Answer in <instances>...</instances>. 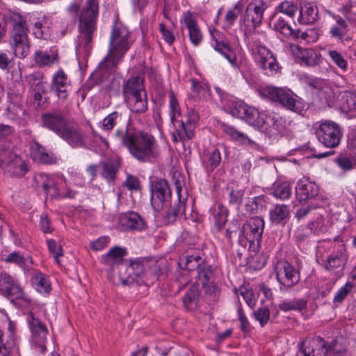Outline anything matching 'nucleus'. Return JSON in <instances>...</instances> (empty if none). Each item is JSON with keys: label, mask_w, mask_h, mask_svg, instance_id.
I'll return each instance as SVG.
<instances>
[{"label": "nucleus", "mask_w": 356, "mask_h": 356, "mask_svg": "<svg viewBox=\"0 0 356 356\" xmlns=\"http://www.w3.org/2000/svg\"><path fill=\"white\" fill-rule=\"evenodd\" d=\"M114 136L139 161H147L154 155L156 140L148 132L136 131L128 124L125 130H116Z\"/></svg>", "instance_id": "f257e3e1"}, {"label": "nucleus", "mask_w": 356, "mask_h": 356, "mask_svg": "<svg viewBox=\"0 0 356 356\" xmlns=\"http://www.w3.org/2000/svg\"><path fill=\"white\" fill-rule=\"evenodd\" d=\"M231 113L233 116L244 119L250 125L260 129L270 138L278 136L284 129L282 119L266 111L259 112L255 108L245 104L234 106Z\"/></svg>", "instance_id": "f03ea898"}, {"label": "nucleus", "mask_w": 356, "mask_h": 356, "mask_svg": "<svg viewBox=\"0 0 356 356\" xmlns=\"http://www.w3.org/2000/svg\"><path fill=\"white\" fill-rule=\"evenodd\" d=\"M42 122L44 127L56 133L71 146L76 147L83 145V136L79 126L74 122L67 121L60 113L43 114Z\"/></svg>", "instance_id": "7ed1b4c3"}, {"label": "nucleus", "mask_w": 356, "mask_h": 356, "mask_svg": "<svg viewBox=\"0 0 356 356\" xmlns=\"http://www.w3.org/2000/svg\"><path fill=\"white\" fill-rule=\"evenodd\" d=\"M99 13L98 0H86L80 16L79 24V44L76 51L79 54L88 55L92 34L96 29L97 19Z\"/></svg>", "instance_id": "20e7f679"}, {"label": "nucleus", "mask_w": 356, "mask_h": 356, "mask_svg": "<svg viewBox=\"0 0 356 356\" xmlns=\"http://www.w3.org/2000/svg\"><path fill=\"white\" fill-rule=\"evenodd\" d=\"M131 33L123 25L115 23L111 33L108 51L104 60L113 67H116L119 62L132 44Z\"/></svg>", "instance_id": "39448f33"}, {"label": "nucleus", "mask_w": 356, "mask_h": 356, "mask_svg": "<svg viewBox=\"0 0 356 356\" xmlns=\"http://www.w3.org/2000/svg\"><path fill=\"white\" fill-rule=\"evenodd\" d=\"M10 46L16 57L24 58L30 52L29 29L26 20L19 13H13L10 16Z\"/></svg>", "instance_id": "423d86ee"}, {"label": "nucleus", "mask_w": 356, "mask_h": 356, "mask_svg": "<svg viewBox=\"0 0 356 356\" xmlns=\"http://www.w3.org/2000/svg\"><path fill=\"white\" fill-rule=\"evenodd\" d=\"M124 101L127 104L131 112L144 113L147 110V98L140 76H131L122 85Z\"/></svg>", "instance_id": "0eeeda50"}, {"label": "nucleus", "mask_w": 356, "mask_h": 356, "mask_svg": "<svg viewBox=\"0 0 356 356\" xmlns=\"http://www.w3.org/2000/svg\"><path fill=\"white\" fill-rule=\"evenodd\" d=\"M170 119L176 128L174 138L175 141H186L191 139L194 136L195 123L198 120L197 114L194 111L188 113L186 121L179 120L180 113L177 101L173 94L170 96Z\"/></svg>", "instance_id": "6e6552de"}, {"label": "nucleus", "mask_w": 356, "mask_h": 356, "mask_svg": "<svg viewBox=\"0 0 356 356\" xmlns=\"http://www.w3.org/2000/svg\"><path fill=\"white\" fill-rule=\"evenodd\" d=\"M260 95L273 102L280 103L286 108L298 114H302L306 104L291 90L273 86H266L259 90Z\"/></svg>", "instance_id": "1a4fd4ad"}, {"label": "nucleus", "mask_w": 356, "mask_h": 356, "mask_svg": "<svg viewBox=\"0 0 356 356\" xmlns=\"http://www.w3.org/2000/svg\"><path fill=\"white\" fill-rule=\"evenodd\" d=\"M274 271L280 284V291L289 290L300 282L299 272L286 261H277Z\"/></svg>", "instance_id": "9d476101"}, {"label": "nucleus", "mask_w": 356, "mask_h": 356, "mask_svg": "<svg viewBox=\"0 0 356 356\" xmlns=\"http://www.w3.org/2000/svg\"><path fill=\"white\" fill-rule=\"evenodd\" d=\"M316 135L318 141L323 145L334 148L340 143L342 132L338 124L326 120L318 126Z\"/></svg>", "instance_id": "9b49d317"}, {"label": "nucleus", "mask_w": 356, "mask_h": 356, "mask_svg": "<svg viewBox=\"0 0 356 356\" xmlns=\"http://www.w3.org/2000/svg\"><path fill=\"white\" fill-rule=\"evenodd\" d=\"M28 323L31 332L32 348L41 353L46 351V342L47 329L42 321L35 317L33 313L30 312L28 316Z\"/></svg>", "instance_id": "f8f14e48"}, {"label": "nucleus", "mask_w": 356, "mask_h": 356, "mask_svg": "<svg viewBox=\"0 0 356 356\" xmlns=\"http://www.w3.org/2000/svg\"><path fill=\"white\" fill-rule=\"evenodd\" d=\"M151 204L155 211H160L169 204L171 190L166 180L159 179L152 184Z\"/></svg>", "instance_id": "ddd939ff"}, {"label": "nucleus", "mask_w": 356, "mask_h": 356, "mask_svg": "<svg viewBox=\"0 0 356 356\" xmlns=\"http://www.w3.org/2000/svg\"><path fill=\"white\" fill-rule=\"evenodd\" d=\"M267 8L262 0H254L248 3L243 15V24L248 29L259 27L264 19V13Z\"/></svg>", "instance_id": "4468645a"}, {"label": "nucleus", "mask_w": 356, "mask_h": 356, "mask_svg": "<svg viewBox=\"0 0 356 356\" xmlns=\"http://www.w3.org/2000/svg\"><path fill=\"white\" fill-rule=\"evenodd\" d=\"M254 59L262 70L268 74H273L278 70V63L273 54L262 45H256L252 48Z\"/></svg>", "instance_id": "2eb2a0df"}, {"label": "nucleus", "mask_w": 356, "mask_h": 356, "mask_svg": "<svg viewBox=\"0 0 356 356\" xmlns=\"http://www.w3.org/2000/svg\"><path fill=\"white\" fill-rule=\"evenodd\" d=\"M0 292L8 297L17 299L24 298L22 288L12 276L6 273H0Z\"/></svg>", "instance_id": "dca6fc26"}, {"label": "nucleus", "mask_w": 356, "mask_h": 356, "mask_svg": "<svg viewBox=\"0 0 356 356\" xmlns=\"http://www.w3.org/2000/svg\"><path fill=\"white\" fill-rule=\"evenodd\" d=\"M300 350L304 356H327V346L319 337L302 341Z\"/></svg>", "instance_id": "f3484780"}, {"label": "nucleus", "mask_w": 356, "mask_h": 356, "mask_svg": "<svg viewBox=\"0 0 356 356\" xmlns=\"http://www.w3.org/2000/svg\"><path fill=\"white\" fill-rule=\"evenodd\" d=\"M346 261L347 255L345 251L339 250L329 255L323 265L327 271L339 277L343 274Z\"/></svg>", "instance_id": "a211bd4d"}, {"label": "nucleus", "mask_w": 356, "mask_h": 356, "mask_svg": "<svg viewBox=\"0 0 356 356\" xmlns=\"http://www.w3.org/2000/svg\"><path fill=\"white\" fill-rule=\"evenodd\" d=\"M177 193L179 197L178 202L170 206L163 215L162 220L164 225H170L181 218L185 213V199H181L182 188L180 185H176Z\"/></svg>", "instance_id": "6ab92c4d"}, {"label": "nucleus", "mask_w": 356, "mask_h": 356, "mask_svg": "<svg viewBox=\"0 0 356 356\" xmlns=\"http://www.w3.org/2000/svg\"><path fill=\"white\" fill-rule=\"evenodd\" d=\"M147 262L136 259L130 262L129 266L127 268L129 275L124 277L120 274V280L123 285H130L136 282L138 284H142L141 279L145 273V268Z\"/></svg>", "instance_id": "aec40b11"}, {"label": "nucleus", "mask_w": 356, "mask_h": 356, "mask_svg": "<svg viewBox=\"0 0 356 356\" xmlns=\"http://www.w3.org/2000/svg\"><path fill=\"white\" fill-rule=\"evenodd\" d=\"M318 186L307 179H300L296 186V196L301 202L315 197L318 194Z\"/></svg>", "instance_id": "412c9836"}, {"label": "nucleus", "mask_w": 356, "mask_h": 356, "mask_svg": "<svg viewBox=\"0 0 356 356\" xmlns=\"http://www.w3.org/2000/svg\"><path fill=\"white\" fill-rule=\"evenodd\" d=\"M119 227L122 231L142 230L145 223L141 217L135 212H127L120 215Z\"/></svg>", "instance_id": "4be33fe9"}, {"label": "nucleus", "mask_w": 356, "mask_h": 356, "mask_svg": "<svg viewBox=\"0 0 356 356\" xmlns=\"http://www.w3.org/2000/svg\"><path fill=\"white\" fill-rule=\"evenodd\" d=\"M181 22L187 27L192 44L197 46L202 40V35L197 25L195 15L190 11H187L183 14Z\"/></svg>", "instance_id": "5701e85b"}, {"label": "nucleus", "mask_w": 356, "mask_h": 356, "mask_svg": "<svg viewBox=\"0 0 356 356\" xmlns=\"http://www.w3.org/2000/svg\"><path fill=\"white\" fill-rule=\"evenodd\" d=\"M299 17L298 21L304 25L312 24L318 17L317 6L311 2H302L299 8Z\"/></svg>", "instance_id": "b1692460"}, {"label": "nucleus", "mask_w": 356, "mask_h": 356, "mask_svg": "<svg viewBox=\"0 0 356 356\" xmlns=\"http://www.w3.org/2000/svg\"><path fill=\"white\" fill-rule=\"evenodd\" d=\"M69 88L67 74L61 70L56 72L54 74L51 82V90L56 96L60 99H65L67 97Z\"/></svg>", "instance_id": "393cba45"}, {"label": "nucleus", "mask_w": 356, "mask_h": 356, "mask_svg": "<svg viewBox=\"0 0 356 356\" xmlns=\"http://www.w3.org/2000/svg\"><path fill=\"white\" fill-rule=\"evenodd\" d=\"M264 227V220L258 216L250 218L244 226L250 241L259 242L262 236Z\"/></svg>", "instance_id": "a878e982"}, {"label": "nucleus", "mask_w": 356, "mask_h": 356, "mask_svg": "<svg viewBox=\"0 0 356 356\" xmlns=\"http://www.w3.org/2000/svg\"><path fill=\"white\" fill-rule=\"evenodd\" d=\"M4 174L10 177H22L28 171L26 162L19 156H14L9 163H6L2 170Z\"/></svg>", "instance_id": "bb28decb"}, {"label": "nucleus", "mask_w": 356, "mask_h": 356, "mask_svg": "<svg viewBox=\"0 0 356 356\" xmlns=\"http://www.w3.org/2000/svg\"><path fill=\"white\" fill-rule=\"evenodd\" d=\"M290 218L289 206L277 204L269 211L270 221L274 225H284Z\"/></svg>", "instance_id": "cd10ccee"}, {"label": "nucleus", "mask_w": 356, "mask_h": 356, "mask_svg": "<svg viewBox=\"0 0 356 356\" xmlns=\"http://www.w3.org/2000/svg\"><path fill=\"white\" fill-rule=\"evenodd\" d=\"M127 254L125 248L120 246H115L102 257V262L105 266L113 268L118 266L123 261L124 257Z\"/></svg>", "instance_id": "c85d7f7f"}, {"label": "nucleus", "mask_w": 356, "mask_h": 356, "mask_svg": "<svg viewBox=\"0 0 356 356\" xmlns=\"http://www.w3.org/2000/svg\"><path fill=\"white\" fill-rule=\"evenodd\" d=\"M31 154L34 160L45 164H54L58 159L38 143L31 146Z\"/></svg>", "instance_id": "c756f323"}, {"label": "nucleus", "mask_w": 356, "mask_h": 356, "mask_svg": "<svg viewBox=\"0 0 356 356\" xmlns=\"http://www.w3.org/2000/svg\"><path fill=\"white\" fill-rule=\"evenodd\" d=\"M213 37L215 38V43L212 44V45L215 50L222 54L233 67L238 68V65L236 54L229 43L222 40L220 41L219 38H216V36Z\"/></svg>", "instance_id": "7c9ffc66"}, {"label": "nucleus", "mask_w": 356, "mask_h": 356, "mask_svg": "<svg viewBox=\"0 0 356 356\" xmlns=\"http://www.w3.org/2000/svg\"><path fill=\"white\" fill-rule=\"evenodd\" d=\"M293 51L298 62L306 66H314L318 63L317 54L313 49H300L298 46L293 47Z\"/></svg>", "instance_id": "2f4dec72"}, {"label": "nucleus", "mask_w": 356, "mask_h": 356, "mask_svg": "<svg viewBox=\"0 0 356 356\" xmlns=\"http://www.w3.org/2000/svg\"><path fill=\"white\" fill-rule=\"evenodd\" d=\"M31 284L40 293L47 294L51 289L46 275L38 270L34 271L32 275Z\"/></svg>", "instance_id": "473e14b6"}, {"label": "nucleus", "mask_w": 356, "mask_h": 356, "mask_svg": "<svg viewBox=\"0 0 356 356\" xmlns=\"http://www.w3.org/2000/svg\"><path fill=\"white\" fill-rule=\"evenodd\" d=\"M275 18L274 27L277 31L285 37H291L293 38H298L299 37V31L293 29L282 16H278V14H276Z\"/></svg>", "instance_id": "72a5a7b5"}, {"label": "nucleus", "mask_w": 356, "mask_h": 356, "mask_svg": "<svg viewBox=\"0 0 356 356\" xmlns=\"http://www.w3.org/2000/svg\"><path fill=\"white\" fill-rule=\"evenodd\" d=\"M222 131L229 135L234 140L241 143L243 145H248L252 147H256L257 144L244 134L237 131L233 127L227 124H222Z\"/></svg>", "instance_id": "f704fd0d"}, {"label": "nucleus", "mask_w": 356, "mask_h": 356, "mask_svg": "<svg viewBox=\"0 0 356 356\" xmlns=\"http://www.w3.org/2000/svg\"><path fill=\"white\" fill-rule=\"evenodd\" d=\"M270 190V194L281 200H287L291 195V187L287 181L275 182Z\"/></svg>", "instance_id": "c9c22d12"}, {"label": "nucleus", "mask_w": 356, "mask_h": 356, "mask_svg": "<svg viewBox=\"0 0 356 356\" xmlns=\"http://www.w3.org/2000/svg\"><path fill=\"white\" fill-rule=\"evenodd\" d=\"M37 181L42 186L46 193H49L51 196H62L53 178L42 173L38 176Z\"/></svg>", "instance_id": "e433bc0d"}, {"label": "nucleus", "mask_w": 356, "mask_h": 356, "mask_svg": "<svg viewBox=\"0 0 356 356\" xmlns=\"http://www.w3.org/2000/svg\"><path fill=\"white\" fill-rule=\"evenodd\" d=\"M17 155L13 152L12 145L8 141H1L0 143V168L3 169L6 163H9L14 156Z\"/></svg>", "instance_id": "4c0bfd02"}, {"label": "nucleus", "mask_w": 356, "mask_h": 356, "mask_svg": "<svg viewBox=\"0 0 356 356\" xmlns=\"http://www.w3.org/2000/svg\"><path fill=\"white\" fill-rule=\"evenodd\" d=\"M34 60L37 65L40 67L51 65L58 63V58L56 53L48 54L42 51H37L34 55Z\"/></svg>", "instance_id": "58836bf2"}, {"label": "nucleus", "mask_w": 356, "mask_h": 356, "mask_svg": "<svg viewBox=\"0 0 356 356\" xmlns=\"http://www.w3.org/2000/svg\"><path fill=\"white\" fill-rule=\"evenodd\" d=\"M202 259L200 255H187L179 259V266L188 270L200 269Z\"/></svg>", "instance_id": "ea45409f"}, {"label": "nucleus", "mask_w": 356, "mask_h": 356, "mask_svg": "<svg viewBox=\"0 0 356 356\" xmlns=\"http://www.w3.org/2000/svg\"><path fill=\"white\" fill-rule=\"evenodd\" d=\"M307 307V301L304 299H294L291 300H284L279 304V309L283 312L292 310L302 311Z\"/></svg>", "instance_id": "a19ab883"}, {"label": "nucleus", "mask_w": 356, "mask_h": 356, "mask_svg": "<svg viewBox=\"0 0 356 356\" xmlns=\"http://www.w3.org/2000/svg\"><path fill=\"white\" fill-rule=\"evenodd\" d=\"M341 108L345 111L356 109V91H346L341 98Z\"/></svg>", "instance_id": "79ce46f5"}, {"label": "nucleus", "mask_w": 356, "mask_h": 356, "mask_svg": "<svg viewBox=\"0 0 356 356\" xmlns=\"http://www.w3.org/2000/svg\"><path fill=\"white\" fill-rule=\"evenodd\" d=\"M5 261L10 264H15L21 268H24L27 264H31V257H25L19 252H13L9 254L5 259Z\"/></svg>", "instance_id": "37998d69"}, {"label": "nucleus", "mask_w": 356, "mask_h": 356, "mask_svg": "<svg viewBox=\"0 0 356 356\" xmlns=\"http://www.w3.org/2000/svg\"><path fill=\"white\" fill-rule=\"evenodd\" d=\"M159 31L163 40L171 45L175 40V29L172 26H168L163 23L159 24Z\"/></svg>", "instance_id": "c03bdc74"}, {"label": "nucleus", "mask_w": 356, "mask_h": 356, "mask_svg": "<svg viewBox=\"0 0 356 356\" xmlns=\"http://www.w3.org/2000/svg\"><path fill=\"white\" fill-rule=\"evenodd\" d=\"M153 273L159 275V280L164 279L169 270L168 262L165 259H161L153 262L152 264Z\"/></svg>", "instance_id": "a18cd8bd"}, {"label": "nucleus", "mask_w": 356, "mask_h": 356, "mask_svg": "<svg viewBox=\"0 0 356 356\" xmlns=\"http://www.w3.org/2000/svg\"><path fill=\"white\" fill-rule=\"evenodd\" d=\"M297 10L298 8L293 1L286 0L282 1L277 8V11L291 18L295 16Z\"/></svg>", "instance_id": "49530a36"}, {"label": "nucleus", "mask_w": 356, "mask_h": 356, "mask_svg": "<svg viewBox=\"0 0 356 356\" xmlns=\"http://www.w3.org/2000/svg\"><path fill=\"white\" fill-rule=\"evenodd\" d=\"M207 164L211 170H213L220 163L221 156L218 149L211 148L207 153Z\"/></svg>", "instance_id": "de8ad7c7"}, {"label": "nucleus", "mask_w": 356, "mask_h": 356, "mask_svg": "<svg viewBox=\"0 0 356 356\" xmlns=\"http://www.w3.org/2000/svg\"><path fill=\"white\" fill-rule=\"evenodd\" d=\"M242 11V7L240 3H238L235 6L229 10L225 17V23L227 26H231L236 20L238 16Z\"/></svg>", "instance_id": "09e8293b"}, {"label": "nucleus", "mask_w": 356, "mask_h": 356, "mask_svg": "<svg viewBox=\"0 0 356 356\" xmlns=\"http://www.w3.org/2000/svg\"><path fill=\"white\" fill-rule=\"evenodd\" d=\"M353 284L348 282L344 286L341 287L335 293L333 302L334 303H341L346 298L348 294L351 291L353 288Z\"/></svg>", "instance_id": "8fccbe9b"}, {"label": "nucleus", "mask_w": 356, "mask_h": 356, "mask_svg": "<svg viewBox=\"0 0 356 356\" xmlns=\"http://www.w3.org/2000/svg\"><path fill=\"white\" fill-rule=\"evenodd\" d=\"M122 114L118 111H114L108 115L102 122V127L105 130H111L115 126L117 121L120 118Z\"/></svg>", "instance_id": "3c124183"}, {"label": "nucleus", "mask_w": 356, "mask_h": 356, "mask_svg": "<svg viewBox=\"0 0 356 356\" xmlns=\"http://www.w3.org/2000/svg\"><path fill=\"white\" fill-rule=\"evenodd\" d=\"M199 296V290L196 286H192L183 298L184 304L189 307L193 303L195 304Z\"/></svg>", "instance_id": "603ef678"}, {"label": "nucleus", "mask_w": 356, "mask_h": 356, "mask_svg": "<svg viewBox=\"0 0 356 356\" xmlns=\"http://www.w3.org/2000/svg\"><path fill=\"white\" fill-rule=\"evenodd\" d=\"M337 163L343 170H349L353 168L355 160L352 156L346 154H341L337 159Z\"/></svg>", "instance_id": "864d4df0"}, {"label": "nucleus", "mask_w": 356, "mask_h": 356, "mask_svg": "<svg viewBox=\"0 0 356 356\" xmlns=\"http://www.w3.org/2000/svg\"><path fill=\"white\" fill-rule=\"evenodd\" d=\"M332 60L343 71H346L348 63L343 56L335 50H331L328 52Z\"/></svg>", "instance_id": "5fc2aeb1"}, {"label": "nucleus", "mask_w": 356, "mask_h": 356, "mask_svg": "<svg viewBox=\"0 0 356 356\" xmlns=\"http://www.w3.org/2000/svg\"><path fill=\"white\" fill-rule=\"evenodd\" d=\"M47 245L49 252L53 254L56 262L57 264L60 265L59 257L63 255V250L61 245L52 239L47 241Z\"/></svg>", "instance_id": "6e6d98bb"}, {"label": "nucleus", "mask_w": 356, "mask_h": 356, "mask_svg": "<svg viewBox=\"0 0 356 356\" xmlns=\"http://www.w3.org/2000/svg\"><path fill=\"white\" fill-rule=\"evenodd\" d=\"M254 317L261 326H264L270 318V311L267 307L259 308L254 312Z\"/></svg>", "instance_id": "4d7b16f0"}, {"label": "nucleus", "mask_w": 356, "mask_h": 356, "mask_svg": "<svg viewBox=\"0 0 356 356\" xmlns=\"http://www.w3.org/2000/svg\"><path fill=\"white\" fill-rule=\"evenodd\" d=\"M8 116L11 120H15L17 118H20L24 113L22 108L15 104L11 103L7 108Z\"/></svg>", "instance_id": "13d9d810"}, {"label": "nucleus", "mask_w": 356, "mask_h": 356, "mask_svg": "<svg viewBox=\"0 0 356 356\" xmlns=\"http://www.w3.org/2000/svg\"><path fill=\"white\" fill-rule=\"evenodd\" d=\"M309 86L313 89V92H322L327 93L330 90L327 83L324 80H315L309 83Z\"/></svg>", "instance_id": "bf43d9fd"}, {"label": "nucleus", "mask_w": 356, "mask_h": 356, "mask_svg": "<svg viewBox=\"0 0 356 356\" xmlns=\"http://www.w3.org/2000/svg\"><path fill=\"white\" fill-rule=\"evenodd\" d=\"M345 350V348L342 347L337 341H334L327 347V356H342Z\"/></svg>", "instance_id": "052dcab7"}, {"label": "nucleus", "mask_w": 356, "mask_h": 356, "mask_svg": "<svg viewBox=\"0 0 356 356\" xmlns=\"http://www.w3.org/2000/svg\"><path fill=\"white\" fill-rule=\"evenodd\" d=\"M110 241L108 236H102L90 243V248L94 251H100L107 246Z\"/></svg>", "instance_id": "680f3d73"}, {"label": "nucleus", "mask_w": 356, "mask_h": 356, "mask_svg": "<svg viewBox=\"0 0 356 356\" xmlns=\"http://www.w3.org/2000/svg\"><path fill=\"white\" fill-rule=\"evenodd\" d=\"M244 191L242 189H231L229 193V202L233 204H239L242 202Z\"/></svg>", "instance_id": "e2e57ef3"}, {"label": "nucleus", "mask_w": 356, "mask_h": 356, "mask_svg": "<svg viewBox=\"0 0 356 356\" xmlns=\"http://www.w3.org/2000/svg\"><path fill=\"white\" fill-rule=\"evenodd\" d=\"M157 280H159V275L153 273L152 265H149V269L144 273L141 279V282L148 285L154 283Z\"/></svg>", "instance_id": "0e129e2a"}, {"label": "nucleus", "mask_w": 356, "mask_h": 356, "mask_svg": "<svg viewBox=\"0 0 356 356\" xmlns=\"http://www.w3.org/2000/svg\"><path fill=\"white\" fill-rule=\"evenodd\" d=\"M102 167V176L106 179H113L117 172L115 165L111 162H107L104 163Z\"/></svg>", "instance_id": "69168bd1"}, {"label": "nucleus", "mask_w": 356, "mask_h": 356, "mask_svg": "<svg viewBox=\"0 0 356 356\" xmlns=\"http://www.w3.org/2000/svg\"><path fill=\"white\" fill-rule=\"evenodd\" d=\"M216 225L220 229L227 221L226 211L219 207V211L214 214Z\"/></svg>", "instance_id": "338daca9"}, {"label": "nucleus", "mask_w": 356, "mask_h": 356, "mask_svg": "<svg viewBox=\"0 0 356 356\" xmlns=\"http://www.w3.org/2000/svg\"><path fill=\"white\" fill-rule=\"evenodd\" d=\"M124 184L129 190H138L140 188L138 179L133 175H127Z\"/></svg>", "instance_id": "774afa93"}]
</instances>
